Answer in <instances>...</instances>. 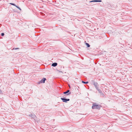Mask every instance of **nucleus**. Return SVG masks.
<instances>
[{"instance_id":"nucleus-6","label":"nucleus","mask_w":132,"mask_h":132,"mask_svg":"<svg viewBox=\"0 0 132 132\" xmlns=\"http://www.w3.org/2000/svg\"><path fill=\"white\" fill-rule=\"evenodd\" d=\"M85 44L87 46V47H90V46L88 43H86Z\"/></svg>"},{"instance_id":"nucleus-5","label":"nucleus","mask_w":132,"mask_h":132,"mask_svg":"<svg viewBox=\"0 0 132 132\" xmlns=\"http://www.w3.org/2000/svg\"><path fill=\"white\" fill-rule=\"evenodd\" d=\"M101 2V0H94V1H90V2Z\"/></svg>"},{"instance_id":"nucleus-12","label":"nucleus","mask_w":132,"mask_h":132,"mask_svg":"<svg viewBox=\"0 0 132 132\" xmlns=\"http://www.w3.org/2000/svg\"><path fill=\"white\" fill-rule=\"evenodd\" d=\"M70 94V93H69L68 94H67V95H69V94Z\"/></svg>"},{"instance_id":"nucleus-2","label":"nucleus","mask_w":132,"mask_h":132,"mask_svg":"<svg viewBox=\"0 0 132 132\" xmlns=\"http://www.w3.org/2000/svg\"><path fill=\"white\" fill-rule=\"evenodd\" d=\"M61 100L63 101L64 102H66L67 101H69L70 100L69 99H67L64 98H61Z\"/></svg>"},{"instance_id":"nucleus-7","label":"nucleus","mask_w":132,"mask_h":132,"mask_svg":"<svg viewBox=\"0 0 132 132\" xmlns=\"http://www.w3.org/2000/svg\"><path fill=\"white\" fill-rule=\"evenodd\" d=\"M69 92V90H68L66 92H65L63 93L64 94H66L68 93Z\"/></svg>"},{"instance_id":"nucleus-4","label":"nucleus","mask_w":132,"mask_h":132,"mask_svg":"<svg viewBox=\"0 0 132 132\" xmlns=\"http://www.w3.org/2000/svg\"><path fill=\"white\" fill-rule=\"evenodd\" d=\"M57 65V63H53L52 64V66L53 67H55Z\"/></svg>"},{"instance_id":"nucleus-8","label":"nucleus","mask_w":132,"mask_h":132,"mask_svg":"<svg viewBox=\"0 0 132 132\" xmlns=\"http://www.w3.org/2000/svg\"><path fill=\"white\" fill-rule=\"evenodd\" d=\"M82 83H85V84H87L88 83V81L85 82H84V81H82Z\"/></svg>"},{"instance_id":"nucleus-10","label":"nucleus","mask_w":132,"mask_h":132,"mask_svg":"<svg viewBox=\"0 0 132 132\" xmlns=\"http://www.w3.org/2000/svg\"><path fill=\"white\" fill-rule=\"evenodd\" d=\"M1 36H4V33H2L1 34Z\"/></svg>"},{"instance_id":"nucleus-13","label":"nucleus","mask_w":132,"mask_h":132,"mask_svg":"<svg viewBox=\"0 0 132 132\" xmlns=\"http://www.w3.org/2000/svg\"><path fill=\"white\" fill-rule=\"evenodd\" d=\"M18 48H15V49H18Z\"/></svg>"},{"instance_id":"nucleus-11","label":"nucleus","mask_w":132,"mask_h":132,"mask_svg":"<svg viewBox=\"0 0 132 132\" xmlns=\"http://www.w3.org/2000/svg\"><path fill=\"white\" fill-rule=\"evenodd\" d=\"M10 4H11V5H13V6H16V5L15 4H13V3H10Z\"/></svg>"},{"instance_id":"nucleus-9","label":"nucleus","mask_w":132,"mask_h":132,"mask_svg":"<svg viewBox=\"0 0 132 132\" xmlns=\"http://www.w3.org/2000/svg\"><path fill=\"white\" fill-rule=\"evenodd\" d=\"M15 7H16L17 8H18V9H19L20 10H21V9L20 7H19L17 6H16Z\"/></svg>"},{"instance_id":"nucleus-1","label":"nucleus","mask_w":132,"mask_h":132,"mask_svg":"<svg viewBox=\"0 0 132 132\" xmlns=\"http://www.w3.org/2000/svg\"><path fill=\"white\" fill-rule=\"evenodd\" d=\"M101 106L100 105L97 104L96 103H94L93 104L92 108L93 109H100Z\"/></svg>"},{"instance_id":"nucleus-3","label":"nucleus","mask_w":132,"mask_h":132,"mask_svg":"<svg viewBox=\"0 0 132 132\" xmlns=\"http://www.w3.org/2000/svg\"><path fill=\"white\" fill-rule=\"evenodd\" d=\"M46 80V79L45 78H44L42 79L40 81V83H44L45 82V80Z\"/></svg>"}]
</instances>
